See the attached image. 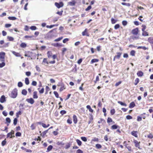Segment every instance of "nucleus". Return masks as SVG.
I'll return each instance as SVG.
<instances>
[{
	"mask_svg": "<svg viewBox=\"0 0 153 153\" xmlns=\"http://www.w3.org/2000/svg\"><path fill=\"white\" fill-rule=\"evenodd\" d=\"M17 89L16 88L14 89L11 91L10 97L13 98H16L17 96Z\"/></svg>",
	"mask_w": 153,
	"mask_h": 153,
	"instance_id": "obj_1",
	"label": "nucleus"
},
{
	"mask_svg": "<svg viewBox=\"0 0 153 153\" xmlns=\"http://www.w3.org/2000/svg\"><path fill=\"white\" fill-rule=\"evenodd\" d=\"M42 62L43 64L45 65H47L49 64H54L55 63L56 61L55 60H53L49 62H48L47 59L45 58L43 59Z\"/></svg>",
	"mask_w": 153,
	"mask_h": 153,
	"instance_id": "obj_2",
	"label": "nucleus"
},
{
	"mask_svg": "<svg viewBox=\"0 0 153 153\" xmlns=\"http://www.w3.org/2000/svg\"><path fill=\"white\" fill-rule=\"evenodd\" d=\"M57 86L60 87L59 89V91L60 92L65 89L66 88L65 85L62 82H59L58 84L57 85Z\"/></svg>",
	"mask_w": 153,
	"mask_h": 153,
	"instance_id": "obj_3",
	"label": "nucleus"
},
{
	"mask_svg": "<svg viewBox=\"0 0 153 153\" xmlns=\"http://www.w3.org/2000/svg\"><path fill=\"white\" fill-rule=\"evenodd\" d=\"M133 142L134 143L135 146L137 148L139 149H141L140 146V142H139L135 139H134Z\"/></svg>",
	"mask_w": 153,
	"mask_h": 153,
	"instance_id": "obj_4",
	"label": "nucleus"
},
{
	"mask_svg": "<svg viewBox=\"0 0 153 153\" xmlns=\"http://www.w3.org/2000/svg\"><path fill=\"white\" fill-rule=\"evenodd\" d=\"M14 131L13 130H12L11 132L8 133L7 134V138L8 137L10 138H12L13 137H14L15 136L14 135Z\"/></svg>",
	"mask_w": 153,
	"mask_h": 153,
	"instance_id": "obj_5",
	"label": "nucleus"
},
{
	"mask_svg": "<svg viewBox=\"0 0 153 153\" xmlns=\"http://www.w3.org/2000/svg\"><path fill=\"white\" fill-rule=\"evenodd\" d=\"M55 5L57 8H59L63 6L64 4L63 2L61 1L59 3L55 2Z\"/></svg>",
	"mask_w": 153,
	"mask_h": 153,
	"instance_id": "obj_6",
	"label": "nucleus"
},
{
	"mask_svg": "<svg viewBox=\"0 0 153 153\" xmlns=\"http://www.w3.org/2000/svg\"><path fill=\"white\" fill-rule=\"evenodd\" d=\"M5 53L4 52H0V61H4Z\"/></svg>",
	"mask_w": 153,
	"mask_h": 153,
	"instance_id": "obj_7",
	"label": "nucleus"
},
{
	"mask_svg": "<svg viewBox=\"0 0 153 153\" xmlns=\"http://www.w3.org/2000/svg\"><path fill=\"white\" fill-rule=\"evenodd\" d=\"M131 33L134 35H137L139 33V29L137 27H136L132 30Z\"/></svg>",
	"mask_w": 153,
	"mask_h": 153,
	"instance_id": "obj_8",
	"label": "nucleus"
},
{
	"mask_svg": "<svg viewBox=\"0 0 153 153\" xmlns=\"http://www.w3.org/2000/svg\"><path fill=\"white\" fill-rule=\"evenodd\" d=\"M82 35L83 36H89L90 34L88 32V30L87 28H85V30L82 32Z\"/></svg>",
	"mask_w": 153,
	"mask_h": 153,
	"instance_id": "obj_9",
	"label": "nucleus"
},
{
	"mask_svg": "<svg viewBox=\"0 0 153 153\" xmlns=\"http://www.w3.org/2000/svg\"><path fill=\"white\" fill-rule=\"evenodd\" d=\"M26 101L28 103H30L31 104H33L34 102V101L33 99L32 98L29 99H27L26 100Z\"/></svg>",
	"mask_w": 153,
	"mask_h": 153,
	"instance_id": "obj_10",
	"label": "nucleus"
},
{
	"mask_svg": "<svg viewBox=\"0 0 153 153\" xmlns=\"http://www.w3.org/2000/svg\"><path fill=\"white\" fill-rule=\"evenodd\" d=\"M6 101V98L4 95H2L0 98V102L3 103Z\"/></svg>",
	"mask_w": 153,
	"mask_h": 153,
	"instance_id": "obj_11",
	"label": "nucleus"
},
{
	"mask_svg": "<svg viewBox=\"0 0 153 153\" xmlns=\"http://www.w3.org/2000/svg\"><path fill=\"white\" fill-rule=\"evenodd\" d=\"M148 41L151 45H153V37H149L148 39Z\"/></svg>",
	"mask_w": 153,
	"mask_h": 153,
	"instance_id": "obj_12",
	"label": "nucleus"
},
{
	"mask_svg": "<svg viewBox=\"0 0 153 153\" xmlns=\"http://www.w3.org/2000/svg\"><path fill=\"white\" fill-rule=\"evenodd\" d=\"M73 122L75 124H76L77 123L78 121L76 116L75 114L73 116Z\"/></svg>",
	"mask_w": 153,
	"mask_h": 153,
	"instance_id": "obj_13",
	"label": "nucleus"
},
{
	"mask_svg": "<svg viewBox=\"0 0 153 153\" xmlns=\"http://www.w3.org/2000/svg\"><path fill=\"white\" fill-rule=\"evenodd\" d=\"M137 75L139 77H142L143 75V73L141 71H139L137 73Z\"/></svg>",
	"mask_w": 153,
	"mask_h": 153,
	"instance_id": "obj_14",
	"label": "nucleus"
},
{
	"mask_svg": "<svg viewBox=\"0 0 153 153\" xmlns=\"http://www.w3.org/2000/svg\"><path fill=\"white\" fill-rule=\"evenodd\" d=\"M76 2L74 0H73L69 2L68 3V5L73 6L75 5Z\"/></svg>",
	"mask_w": 153,
	"mask_h": 153,
	"instance_id": "obj_15",
	"label": "nucleus"
},
{
	"mask_svg": "<svg viewBox=\"0 0 153 153\" xmlns=\"http://www.w3.org/2000/svg\"><path fill=\"white\" fill-rule=\"evenodd\" d=\"M117 55H115V56H116L117 59H119L120 58L122 54V52H117L116 53Z\"/></svg>",
	"mask_w": 153,
	"mask_h": 153,
	"instance_id": "obj_16",
	"label": "nucleus"
},
{
	"mask_svg": "<svg viewBox=\"0 0 153 153\" xmlns=\"http://www.w3.org/2000/svg\"><path fill=\"white\" fill-rule=\"evenodd\" d=\"M52 45L55 47H61L62 46V44L58 43H53Z\"/></svg>",
	"mask_w": 153,
	"mask_h": 153,
	"instance_id": "obj_17",
	"label": "nucleus"
},
{
	"mask_svg": "<svg viewBox=\"0 0 153 153\" xmlns=\"http://www.w3.org/2000/svg\"><path fill=\"white\" fill-rule=\"evenodd\" d=\"M47 55L48 58L52 57V53L51 51H49L47 52Z\"/></svg>",
	"mask_w": 153,
	"mask_h": 153,
	"instance_id": "obj_18",
	"label": "nucleus"
},
{
	"mask_svg": "<svg viewBox=\"0 0 153 153\" xmlns=\"http://www.w3.org/2000/svg\"><path fill=\"white\" fill-rule=\"evenodd\" d=\"M131 134L133 136L136 137H137L138 135H137V131H133L131 132Z\"/></svg>",
	"mask_w": 153,
	"mask_h": 153,
	"instance_id": "obj_19",
	"label": "nucleus"
},
{
	"mask_svg": "<svg viewBox=\"0 0 153 153\" xmlns=\"http://www.w3.org/2000/svg\"><path fill=\"white\" fill-rule=\"evenodd\" d=\"M135 105V104L134 102H132L130 103L129 105V108H131L134 107Z\"/></svg>",
	"mask_w": 153,
	"mask_h": 153,
	"instance_id": "obj_20",
	"label": "nucleus"
},
{
	"mask_svg": "<svg viewBox=\"0 0 153 153\" xmlns=\"http://www.w3.org/2000/svg\"><path fill=\"white\" fill-rule=\"evenodd\" d=\"M12 53L16 56L20 57L21 56L20 54L19 53L16 52L14 51H12Z\"/></svg>",
	"mask_w": 153,
	"mask_h": 153,
	"instance_id": "obj_21",
	"label": "nucleus"
},
{
	"mask_svg": "<svg viewBox=\"0 0 153 153\" xmlns=\"http://www.w3.org/2000/svg\"><path fill=\"white\" fill-rule=\"evenodd\" d=\"M118 128H119V126L116 125H113L111 127V129L113 130L117 129Z\"/></svg>",
	"mask_w": 153,
	"mask_h": 153,
	"instance_id": "obj_22",
	"label": "nucleus"
},
{
	"mask_svg": "<svg viewBox=\"0 0 153 153\" xmlns=\"http://www.w3.org/2000/svg\"><path fill=\"white\" fill-rule=\"evenodd\" d=\"M86 108L89 110V111L91 113H93V110L91 108V107L90 105H87Z\"/></svg>",
	"mask_w": 153,
	"mask_h": 153,
	"instance_id": "obj_23",
	"label": "nucleus"
},
{
	"mask_svg": "<svg viewBox=\"0 0 153 153\" xmlns=\"http://www.w3.org/2000/svg\"><path fill=\"white\" fill-rule=\"evenodd\" d=\"M20 46L22 48H25L27 46V44L25 43L22 42L20 45Z\"/></svg>",
	"mask_w": 153,
	"mask_h": 153,
	"instance_id": "obj_24",
	"label": "nucleus"
},
{
	"mask_svg": "<svg viewBox=\"0 0 153 153\" xmlns=\"http://www.w3.org/2000/svg\"><path fill=\"white\" fill-rule=\"evenodd\" d=\"M142 35L144 36H149V33L147 32L145 30L143 31Z\"/></svg>",
	"mask_w": 153,
	"mask_h": 153,
	"instance_id": "obj_25",
	"label": "nucleus"
},
{
	"mask_svg": "<svg viewBox=\"0 0 153 153\" xmlns=\"http://www.w3.org/2000/svg\"><path fill=\"white\" fill-rule=\"evenodd\" d=\"M37 91H34L33 93V98L34 99H36L38 98L37 95Z\"/></svg>",
	"mask_w": 153,
	"mask_h": 153,
	"instance_id": "obj_26",
	"label": "nucleus"
},
{
	"mask_svg": "<svg viewBox=\"0 0 153 153\" xmlns=\"http://www.w3.org/2000/svg\"><path fill=\"white\" fill-rule=\"evenodd\" d=\"M99 60L98 59H94L91 60V64L93 63L94 62H97L99 61Z\"/></svg>",
	"mask_w": 153,
	"mask_h": 153,
	"instance_id": "obj_27",
	"label": "nucleus"
},
{
	"mask_svg": "<svg viewBox=\"0 0 153 153\" xmlns=\"http://www.w3.org/2000/svg\"><path fill=\"white\" fill-rule=\"evenodd\" d=\"M139 82H140L139 79L138 78H136L134 81V85H137L138 84V83Z\"/></svg>",
	"mask_w": 153,
	"mask_h": 153,
	"instance_id": "obj_28",
	"label": "nucleus"
},
{
	"mask_svg": "<svg viewBox=\"0 0 153 153\" xmlns=\"http://www.w3.org/2000/svg\"><path fill=\"white\" fill-rule=\"evenodd\" d=\"M7 38L9 41H13L14 40V38L11 36H8L7 37Z\"/></svg>",
	"mask_w": 153,
	"mask_h": 153,
	"instance_id": "obj_29",
	"label": "nucleus"
},
{
	"mask_svg": "<svg viewBox=\"0 0 153 153\" xmlns=\"http://www.w3.org/2000/svg\"><path fill=\"white\" fill-rule=\"evenodd\" d=\"M53 148V146L51 145L49 146L47 148V152H48L50 151Z\"/></svg>",
	"mask_w": 153,
	"mask_h": 153,
	"instance_id": "obj_30",
	"label": "nucleus"
},
{
	"mask_svg": "<svg viewBox=\"0 0 153 153\" xmlns=\"http://www.w3.org/2000/svg\"><path fill=\"white\" fill-rule=\"evenodd\" d=\"M2 62V63H0V68H2L5 65V63L4 61H1Z\"/></svg>",
	"mask_w": 153,
	"mask_h": 153,
	"instance_id": "obj_31",
	"label": "nucleus"
},
{
	"mask_svg": "<svg viewBox=\"0 0 153 153\" xmlns=\"http://www.w3.org/2000/svg\"><path fill=\"white\" fill-rule=\"evenodd\" d=\"M71 144L70 143H67L65 146V149H68L71 146Z\"/></svg>",
	"mask_w": 153,
	"mask_h": 153,
	"instance_id": "obj_32",
	"label": "nucleus"
},
{
	"mask_svg": "<svg viewBox=\"0 0 153 153\" xmlns=\"http://www.w3.org/2000/svg\"><path fill=\"white\" fill-rule=\"evenodd\" d=\"M8 19L10 20H15L17 19L16 17L14 16H9L8 17Z\"/></svg>",
	"mask_w": 153,
	"mask_h": 153,
	"instance_id": "obj_33",
	"label": "nucleus"
},
{
	"mask_svg": "<svg viewBox=\"0 0 153 153\" xmlns=\"http://www.w3.org/2000/svg\"><path fill=\"white\" fill-rule=\"evenodd\" d=\"M103 123H105V120L102 118H100L98 122V123L99 124Z\"/></svg>",
	"mask_w": 153,
	"mask_h": 153,
	"instance_id": "obj_34",
	"label": "nucleus"
},
{
	"mask_svg": "<svg viewBox=\"0 0 153 153\" xmlns=\"http://www.w3.org/2000/svg\"><path fill=\"white\" fill-rule=\"evenodd\" d=\"M121 4L123 5H126L128 7H130L131 4L129 3H126L125 2L121 3Z\"/></svg>",
	"mask_w": 153,
	"mask_h": 153,
	"instance_id": "obj_35",
	"label": "nucleus"
},
{
	"mask_svg": "<svg viewBox=\"0 0 153 153\" xmlns=\"http://www.w3.org/2000/svg\"><path fill=\"white\" fill-rule=\"evenodd\" d=\"M117 102L120 104L121 105L124 106H127V105L125 103H123L121 101H118Z\"/></svg>",
	"mask_w": 153,
	"mask_h": 153,
	"instance_id": "obj_36",
	"label": "nucleus"
},
{
	"mask_svg": "<svg viewBox=\"0 0 153 153\" xmlns=\"http://www.w3.org/2000/svg\"><path fill=\"white\" fill-rule=\"evenodd\" d=\"M45 90H46V92L45 93V94H48V92L50 91V88L48 86H46Z\"/></svg>",
	"mask_w": 153,
	"mask_h": 153,
	"instance_id": "obj_37",
	"label": "nucleus"
},
{
	"mask_svg": "<svg viewBox=\"0 0 153 153\" xmlns=\"http://www.w3.org/2000/svg\"><path fill=\"white\" fill-rule=\"evenodd\" d=\"M66 111L65 110H62L60 111V114H61V116H63L64 114L66 113Z\"/></svg>",
	"mask_w": 153,
	"mask_h": 153,
	"instance_id": "obj_38",
	"label": "nucleus"
},
{
	"mask_svg": "<svg viewBox=\"0 0 153 153\" xmlns=\"http://www.w3.org/2000/svg\"><path fill=\"white\" fill-rule=\"evenodd\" d=\"M22 94L26 95L27 93V91L25 89H23L22 91Z\"/></svg>",
	"mask_w": 153,
	"mask_h": 153,
	"instance_id": "obj_39",
	"label": "nucleus"
},
{
	"mask_svg": "<svg viewBox=\"0 0 153 153\" xmlns=\"http://www.w3.org/2000/svg\"><path fill=\"white\" fill-rule=\"evenodd\" d=\"M135 51L134 50L131 51L130 53V55L132 56H135Z\"/></svg>",
	"mask_w": 153,
	"mask_h": 153,
	"instance_id": "obj_40",
	"label": "nucleus"
},
{
	"mask_svg": "<svg viewBox=\"0 0 153 153\" xmlns=\"http://www.w3.org/2000/svg\"><path fill=\"white\" fill-rule=\"evenodd\" d=\"M25 82L27 85H28L29 84V81L28 78H25Z\"/></svg>",
	"mask_w": 153,
	"mask_h": 153,
	"instance_id": "obj_41",
	"label": "nucleus"
},
{
	"mask_svg": "<svg viewBox=\"0 0 153 153\" xmlns=\"http://www.w3.org/2000/svg\"><path fill=\"white\" fill-rule=\"evenodd\" d=\"M76 142L79 146H81V145L82 143L80 140L78 139H77L76 140Z\"/></svg>",
	"mask_w": 153,
	"mask_h": 153,
	"instance_id": "obj_42",
	"label": "nucleus"
},
{
	"mask_svg": "<svg viewBox=\"0 0 153 153\" xmlns=\"http://www.w3.org/2000/svg\"><path fill=\"white\" fill-rule=\"evenodd\" d=\"M53 94L55 95L56 98H58L59 97V94L57 91H54L53 92Z\"/></svg>",
	"mask_w": 153,
	"mask_h": 153,
	"instance_id": "obj_43",
	"label": "nucleus"
},
{
	"mask_svg": "<svg viewBox=\"0 0 153 153\" xmlns=\"http://www.w3.org/2000/svg\"><path fill=\"white\" fill-rule=\"evenodd\" d=\"M96 147L97 149H100L101 148L102 146L99 144H97L96 145Z\"/></svg>",
	"mask_w": 153,
	"mask_h": 153,
	"instance_id": "obj_44",
	"label": "nucleus"
},
{
	"mask_svg": "<svg viewBox=\"0 0 153 153\" xmlns=\"http://www.w3.org/2000/svg\"><path fill=\"white\" fill-rule=\"evenodd\" d=\"M115 113V110L114 109H111L110 111V113L111 115H114Z\"/></svg>",
	"mask_w": 153,
	"mask_h": 153,
	"instance_id": "obj_45",
	"label": "nucleus"
},
{
	"mask_svg": "<svg viewBox=\"0 0 153 153\" xmlns=\"http://www.w3.org/2000/svg\"><path fill=\"white\" fill-rule=\"evenodd\" d=\"M113 122L112 119L110 117H108L107 119V122L108 123Z\"/></svg>",
	"mask_w": 153,
	"mask_h": 153,
	"instance_id": "obj_46",
	"label": "nucleus"
},
{
	"mask_svg": "<svg viewBox=\"0 0 153 153\" xmlns=\"http://www.w3.org/2000/svg\"><path fill=\"white\" fill-rule=\"evenodd\" d=\"M27 2V0H22L21 4L23 5L24 4H25Z\"/></svg>",
	"mask_w": 153,
	"mask_h": 153,
	"instance_id": "obj_47",
	"label": "nucleus"
},
{
	"mask_svg": "<svg viewBox=\"0 0 153 153\" xmlns=\"http://www.w3.org/2000/svg\"><path fill=\"white\" fill-rule=\"evenodd\" d=\"M41 124L42 126L44 128H47L50 125L49 124H48L47 125H46V124L44 123H41Z\"/></svg>",
	"mask_w": 153,
	"mask_h": 153,
	"instance_id": "obj_48",
	"label": "nucleus"
},
{
	"mask_svg": "<svg viewBox=\"0 0 153 153\" xmlns=\"http://www.w3.org/2000/svg\"><path fill=\"white\" fill-rule=\"evenodd\" d=\"M147 137L150 139H152L153 138V135L151 133H150L147 135Z\"/></svg>",
	"mask_w": 153,
	"mask_h": 153,
	"instance_id": "obj_49",
	"label": "nucleus"
},
{
	"mask_svg": "<svg viewBox=\"0 0 153 153\" xmlns=\"http://www.w3.org/2000/svg\"><path fill=\"white\" fill-rule=\"evenodd\" d=\"M127 23V22L126 21L123 20L122 22V24L123 26H126Z\"/></svg>",
	"mask_w": 153,
	"mask_h": 153,
	"instance_id": "obj_50",
	"label": "nucleus"
},
{
	"mask_svg": "<svg viewBox=\"0 0 153 153\" xmlns=\"http://www.w3.org/2000/svg\"><path fill=\"white\" fill-rule=\"evenodd\" d=\"M81 140L84 141V142H86L87 141V139L85 137H81Z\"/></svg>",
	"mask_w": 153,
	"mask_h": 153,
	"instance_id": "obj_51",
	"label": "nucleus"
},
{
	"mask_svg": "<svg viewBox=\"0 0 153 153\" xmlns=\"http://www.w3.org/2000/svg\"><path fill=\"white\" fill-rule=\"evenodd\" d=\"M57 26V25H47L46 26V27L48 28H52L54 26Z\"/></svg>",
	"mask_w": 153,
	"mask_h": 153,
	"instance_id": "obj_52",
	"label": "nucleus"
},
{
	"mask_svg": "<svg viewBox=\"0 0 153 153\" xmlns=\"http://www.w3.org/2000/svg\"><path fill=\"white\" fill-rule=\"evenodd\" d=\"M15 135L16 137H20L21 136L22 134L20 132H17L16 133Z\"/></svg>",
	"mask_w": 153,
	"mask_h": 153,
	"instance_id": "obj_53",
	"label": "nucleus"
},
{
	"mask_svg": "<svg viewBox=\"0 0 153 153\" xmlns=\"http://www.w3.org/2000/svg\"><path fill=\"white\" fill-rule=\"evenodd\" d=\"M142 31H145L146 28V26L145 25H142Z\"/></svg>",
	"mask_w": 153,
	"mask_h": 153,
	"instance_id": "obj_54",
	"label": "nucleus"
},
{
	"mask_svg": "<svg viewBox=\"0 0 153 153\" xmlns=\"http://www.w3.org/2000/svg\"><path fill=\"white\" fill-rule=\"evenodd\" d=\"M100 80L99 77L98 76H97L96 77L95 80L94 81L95 83H96L97 82L99 81Z\"/></svg>",
	"mask_w": 153,
	"mask_h": 153,
	"instance_id": "obj_55",
	"label": "nucleus"
},
{
	"mask_svg": "<svg viewBox=\"0 0 153 153\" xmlns=\"http://www.w3.org/2000/svg\"><path fill=\"white\" fill-rule=\"evenodd\" d=\"M6 139H5L4 140H3L1 142V145L2 146H3L6 145Z\"/></svg>",
	"mask_w": 153,
	"mask_h": 153,
	"instance_id": "obj_56",
	"label": "nucleus"
},
{
	"mask_svg": "<svg viewBox=\"0 0 153 153\" xmlns=\"http://www.w3.org/2000/svg\"><path fill=\"white\" fill-rule=\"evenodd\" d=\"M142 120V117L140 116H138L137 117V120L138 121H140Z\"/></svg>",
	"mask_w": 153,
	"mask_h": 153,
	"instance_id": "obj_57",
	"label": "nucleus"
},
{
	"mask_svg": "<svg viewBox=\"0 0 153 153\" xmlns=\"http://www.w3.org/2000/svg\"><path fill=\"white\" fill-rule=\"evenodd\" d=\"M18 86L19 87H22L23 86L22 83L21 82H18Z\"/></svg>",
	"mask_w": 153,
	"mask_h": 153,
	"instance_id": "obj_58",
	"label": "nucleus"
},
{
	"mask_svg": "<svg viewBox=\"0 0 153 153\" xmlns=\"http://www.w3.org/2000/svg\"><path fill=\"white\" fill-rule=\"evenodd\" d=\"M120 27V25L119 24H116L114 26V28L115 29H117Z\"/></svg>",
	"mask_w": 153,
	"mask_h": 153,
	"instance_id": "obj_59",
	"label": "nucleus"
},
{
	"mask_svg": "<svg viewBox=\"0 0 153 153\" xmlns=\"http://www.w3.org/2000/svg\"><path fill=\"white\" fill-rule=\"evenodd\" d=\"M92 141L94 142H98L99 141V139L97 138L94 137L92 140Z\"/></svg>",
	"mask_w": 153,
	"mask_h": 153,
	"instance_id": "obj_60",
	"label": "nucleus"
},
{
	"mask_svg": "<svg viewBox=\"0 0 153 153\" xmlns=\"http://www.w3.org/2000/svg\"><path fill=\"white\" fill-rule=\"evenodd\" d=\"M32 36H24V38L27 39H29L32 38Z\"/></svg>",
	"mask_w": 153,
	"mask_h": 153,
	"instance_id": "obj_61",
	"label": "nucleus"
},
{
	"mask_svg": "<svg viewBox=\"0 0 153 153\" xmlns=\"http://www.w3.org/2000/svg\"><path fill=\"white\" fill-rule=\"evenodd\" d=\"M67 123L69 124H71L72 123V121L71 119H68L67 120Z\"/></svg>",
	"mask_w": 153,
	"mask_h": 153,
	"instance_id": "obj_62",
	"label": "nucleus"
},
{
	"mask_svg": "<svg viewBox=\"0 0 153 153\" xmlns=\"http://www.w3.org/2000/svg\"><path fill=\"white\" fill-rule=\"evenodd\" d=\"M30 29L32 30H35L36 29V27L35 26H33L30 27Z\"/></svg>",
	"mask_w": 153,
	"mask_h": 153,
	"instance_id": "obj_63",
	"label": "nucleus"
},
{
	"mask_svg": "<svg viewBox=\"0 0 153 153\" xmlns=\"http://www.w3.org/2000/svg\"><path fill=\"white\" fill-rule=\"evenodd\" d=\"M111 22L112 24H114L116 22L117 20L113 18H112L111 19Z\"/></svg>",
	"mask_w": 153,
	"mask_h": 153,
	"instance_id": "obj_64",
	"label": "nucleus"
}]
</instances>
